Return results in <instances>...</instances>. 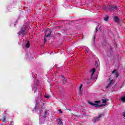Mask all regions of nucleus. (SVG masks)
Segmentation results:
<instances>
[{"mask_svg": "<svg viewBox=\"0 0 125 125\" xmlns=\"http://www.w3.org/2000/svg\"><path fill=\"white\" fill-rule=\"evenodd\" d=\"M36 104L33 111L34 112L35 110H39L40 115H42V106L45 104V101H44L43 99H42V92H39L38 93V98L36 99ZM47 114V111H45L43 117H42V115H40V122L41 124H44V121H45V118H46Z\"/></svg>", "mask_w": 125, "mask_h": 125, "instance_id": "obj_1", "label": "nucleus"}, {"mask_svg": "<svg viewBox=\"0 0 125 125\" xmlns=\"http://www.w3.org/2000/svg\"><path fill=\"white\" fill-rule=\"evenodd\" d=\"M88 103L92 106H94V107H95L96 108H100V107H104V106H105L106 105L105 104H100V101H95L94 102V103L88 102Z\"/></svg>", "mask_w": 125, "mask_h": 125, "instance_id": "obj_2", "label": "nucleus"}, {"mask_svg": "<svg viewBox=\"0 0 125 125\" xmlns=\"http://www.w3.org/2000/svg\"><path fill=\"white\" fill-rule=\"evenodd\" d=\"M27 33V26L23 25V26L21 28V30L18 33L19 36L21 35V37H24L25 35H26Z\"/></svg>", "mask_w": 125, "mask_h": 125, "instance_id": "obj_3", "label": "nucleus"}, {"mask_svg": "<svg viewBox=\"0 0 125 125\" xmlns=\"http://www.w3.org/2000/svg\"><path fill=\"white\" fill-rule=\"evenodd\" d=\"M38 83H39V81L36 80V82H35L34 84L33 85L32 90L34 91V93L38 90Z\"/></svg>", "mask_w": 125, "mask_h": 125, "instance_id": "obj_4", "label": "nucleus"}, {"mask_svg": "<svg viewBox=\"0 0 125 125\" xmlns=\"http://www.w3.org/2000/svg\"><path fill=\"white\" fill-rule=\"evenodd\" d=\"M26 57L29 60H33L34 59V55L32 54L30 52L27 53L26 55Z\"/></svg>", "mask_w": 125, "mask_h": 125, "instance_id": "obj_5", "label": "nucleus"}, {"mask_svg": "<svg viewBox=\"0 0 125 125\" xmlns=\"http://www.w3.org/2000/svg\"><path fill=\"white\" fill-rule=\"evenodd\" d=\"M119 9V7L117 6H110L109 8V10L112 11H117Z\"/></svg>", "mask_w": 125, "mask_h": 125, "instance_id": "obj_6", "label": "nucleus"}, {"mask_svg": "<svg viewBox=\"0 0 125 125\" xmlns=\"http://www.w3.org/2000/svg\"><path fill=\"white\" fill-rule=\"evenodd\" d=\"M102 115L103 114H100L98 117H95L94 119H93L92 120L93 123H96V122H97V121H99V120L100 119V118H101L102 117Z\"/></svg>", "mask_w": 125, "mask_h": 125, "instance_id": "obj_7", "label": "nucleus"}, {"mask_svg": "<svg viewBox=\"0 0 125 125\" xmlns=\"http://www.w3.org/2000/svg\"><path fill=\"white\" fill-rule=\"evenodd\" d=\"M57 123L58 124V125H63V122L62 121V119L59 117L57 120Z\"/></svg>", "mask_w": 125, "mask_h": 125, "instance_id": "obj_8", "label": "nucleus"}, {"mask_svg": "<svg viewBox=\"0 0 125 125\" xmlns=\"http://www.w3.org/2000/svg\"><path fill=\"white\" fill-rule=\"evenodd\" d=\"M45 35L46 37L48 38V37H50V36L51 35V32L48 31V30H46Z\"/></svg>", "mask_w": 125, "mask_h": 125, "instance_id": "obj_9", "label": "nucleus"}, {"mask_svg": "<svg viewBox=\"0 0 125 125\" xmlns=\"http://www.w3.org/2000/svg\"><path fill=\"white\" fill-rule=\"evenodd\" d=\"M90 72L92 73L91 76V79H92V77L93 75L94 74V73L95 72V68H93L90 70Z\"/></svg>", "mask_w": 125, "mask_h": 125, "instance_id": "obj_10", "label": "nucleus"}, {"mask_svg": "<svg viewBox=\"0 0 125 125\" xmlns=\"http://www.w3.org/2000/svg\"><path fill=\"white\" fill-rule=\"evenodd\" d=\"M112 73L113 74H115L116 78H118V77H119V73L117 72V71H116V69H114Z\"/></svg>", "mask_w": 125, "mask_h": 125, "instance_id": "obj_11", "label": "nucleus"}, {"mask_svg": "<svg viewBox=\"0 0 125 125\" xmlns=\"http://www.w3.org/2000/svg\"><path fill=\"white\" fill-rule=\"evenodd\" d=\"M26 48H30V42L27 41L26 44L25 45Z\"/></svg>", "mask_w": 125, "mask_h": 125, "instance_id": "obj_12", "label": "nucleus"}, {"mask_svg": "<svg viewBox=\"0 0 125 125\" xmlns=\"http://www.w3.org/2000/svg\"><path fill=\"white\" fill-rule=\"evenodd\" d=\"M83 87V84H81L80 87H79V95H82V88Z\"/></svg>", "mask_w": 125, "mask_h": 125, "instance_id": "obj_13", "label": "nucleus"}, {"mask_svg": "<svg viewBox=\"0 0 125 125\" xmlns=\"http://www.w3.org/2000/svg\"><path fill=\"white\" fill-rule=\"evenodd\" d=\"M108 20H109V16L106 15L105 17L104 18V21H108Z\"/></svg>", "mask_w": 125, "mask_h": 125, "instance_id": "obj_14", "label": "nucleus"}, {"mask_svg": "<svg viewBox=\"0 0 125 125\" xmlns=\"http://www.w3.org/2000/svg\"><path fill=\"white\" fill-rule=\"evenodd\" d=\"M113 83V80H112L111 81H110L108 85L106 87V88H109V87H110V86H111V84H112V83Z\"/></svg>", "mask_w": 125, "mask_h": 125, "instance_id": "obj_15", "label": "nucleus"}, {"mask_svg": "<svg viewBox=\"0 0 125 125\" xmlns=\"http://www.w3.org/2000/svg\"><path fill=\"white\" fill-rule=\"evenodd\" d=\"M114 19L115 22H116L117 23H118V22H119V18H118V17L117 16L114 17Z\"/></svg>", "mask_w": 125, "mask_h": 125, "instance_id": "obj_16", "label": "nucleus"}, {"mask_svg": "<svg viewBox=\"0 0 125 125\" xmlns=\"http://www.w3.org/2000/svg\"><path fill=\"white\" fill-rule=\"evenodd\" d=\"M62 83L63 84H68V82H67V80H66V79H62Z\"/></svg>", "mask_w": 125, "mask_h": 125, "instance_id": "obj_17", "label": "nucleus"}, {"mask_svg": "<svg viewBox=\"0 0 125 125\" xmlns=\"http://www.w3.org/2000/svg\"><path fill=\"white\" fill-rule=\"evenodd\" d=\"M44 97H45V98H46V99H49V98H50V96H49V95L47 94H45L44 95Z\"/></svg>", "mask_w": 125, "mask_h": 125, "instance_id": "obj_18", "label": "nucleus"}, {"mask_svg": "<svg viewBox=\"0 0 125 125\" xmlns=\"http://www.w3.org/2000/svg\"><path fill=\"white\" fill-rule=\"evenodd\" d=\"M6 120V116L4 115L3 116V119L2 120V122L5 123V121Z\"/></svg>", "mask_w": 125, "mask_h": 125, "instance_id": "obj_19", "label": "nucleus"}, {"mask_svg": "<svg viewBox=\"0 0 125 125\" xmlns=\"http://www.w3.org/2000/svg\"><path fill=\"white\" fill-rule=\"evenodd\" d=\"M100 28H101V26H100L99 25L97 26L96 27V32H98V30H100Z\"/></svg>", "mask_w": 125, "mask_h": 125, "instance_id": "obj_20", "label": "nucleus"}, {"mask_svg": "<svg viewBox=\"0 0 125 125\" xmlns=\"http://www.w3.org/2000/svg\"><path fill=\"white\" fill-rule=\"evenodd\" d=\"M102 101H103V104H106V103H107V100L105 99H102Z\"/></svg>", "mask_w": 125, "mask_h": 125, "instance_id": "obj_21", "label": "nucleus"}, {"mask_svg": "<svg viewBox=\"0 0 125 125\" xmlns=\"http://www.w3.org/2000/svg\"><path fill=\"white\" fill-rule=\"evenodd\" d=\"M121 101H123L125 103V96L122 97L121 99Z\"/></svg>", "mask_w": 125, "mask_h": 125, "instance_id": "obj_22", "label": "nucleus"}, {"mask_svg": "<svg viewBox=\"0 0 125 125\" xmlns=\"http://www.w3.org/2000/svg\"><path fill=\"white\" fill-rule=\"evenodd\" d=\"M86 51L87 53H90V50H89V49H88V48L86 49Z\"/></svg>", "mask_w": 125, "mask_h": 125, "instance_id": "obj_23", "label": "nucleus"}, {"mask_svg": "<svg viewBox=\"0 0 125 125\" xmlns=\"http://www.w3.org/2000/svg\"><path fill=\"white\" fill-rule=\"evenodd\" d=\"M95 66H96V67H98V62H95Z\"/></svg>", "mask_w": 125, "mask_h": 125, "instance_id": "obj_24", "label": "nucleus"}, {"mask_svg": "<svg viewBox=\"0 0 125 125\" xmlns=\"http://www.w3.org/2000/svg\"><path fill=\"white\" fill-rule=\"evenodd\" d=\"M59 112H60L61 114H62V113H63V112L62 111V110H61V109H59Z\"/></svg>", "mask_w": 125, "mask_h": 125, "instance_id": "obj_25", "label": "nucleus"}, {"mask_svg": "<svg viewBox=\"0 0 125 125\" xmlns=\"http://www.w3.org/2000/svg\"><path fill=\"white\" fill-rule=\"evenodd\" d=\"M16 2H17V1H16V0L13 1V4H16Z\"/></svg>", "mask_w": 125, "mask_h": 125, "instance_id": "obj_26", "label": "nucleus"}, {"mask_svg": "<svg viewBox=\"0 0 125 125\" xmlns=\"http://www.w3.org/2000/svg\"><path fill=\"white\" fill-rule=\"evenodd\" d=\"M123 117H125V112H123Z\"/></svg>", "mask_w": 125, "mask_h": 125, "instance_id": "obj_27", "label": "nucleus"}, {"mask_svg": "<svg viewBox=\"0 0 125 125\" xmlns=\"http://www.w3.org/2000/svg\"><path fill=\"white\" fill-rule=\"evenodd\" d=\"M103 45H106V44H105V43H103Z\"/></svg>", "mask_w": 125, "mask_h": 125, "instance_id": "obj_28", "label": "nucleus"}, {"mask_svg": "<svg viewBox=\"0 0 125 125\" xmlns=\"http://www.w3.org/2000/svg\"><path fill=\"white\" fill-rule=\"evenodd\" d=\"M107 56H111V55L107 54Z\"/></svg>", "mask_w": 125, "mask_h": 125, "instance_id": "obj_29", "label": "nucleus"}, {"mask_svg": "<svg viewBox=\"0 0 125 125\" xmlns=\"http://www.w3.org/2000/svg\"><path fill=\"white\" fill-rule=\"evenodd\" d=\"M44 41L45 42L46 40H45V38H44Z\"/></svg>", "mask_w": 125, "mask_h": 125, "instance_id": "obj_30", "label": "nucleus"}, {"mask_svg": "<svg viewBox=\"0 0 125 125\" xmlns=\"http://www.w3.org/2000/svg\"><path fill=\"white\" fill-rule=\"evenodd\" d=\"M62 78H64V76H63V75L62 76Z\"/></svg>", "mask_w": 125, "mask_h": 125, "instance_id": "obj_31", "label": "nucleus"}, {"mask_svg": "<svg viewBox=\"0 0 125 125\" xmlns=\"http://www.w3.org/2000/svg\"><path fill=\"white\" fill-rule=\"evenodd\" d=\"M69 111H72V110H71V109H69Z\"/></svg>", "mask_w": 125, "mask_h": 125, "instance_id": "obj_32", "label": "nucleus"}, {"mask_svg": "<svg viewBox=\"0 0 125 125\" xmlns=\"http://www.w3.org/2000/svg\"><path fill=\"white\" fill-rule=\"evenodd\" d=\"M15 25H16V24H14V26H15Z\"/></svg>", "mask_w": 125, "mask_h": 125, "instance_id": "obj_33", "label": "nucleus"}]
</instances>
